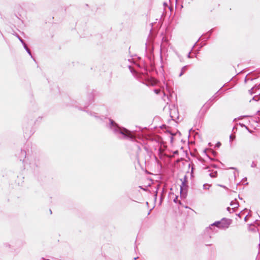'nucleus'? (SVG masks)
<instances>
[{
  "instance_id": "obj_1",
  "label": "nucleus",
  "mask_w": 260,
  "mask_h": 260,
  "mask_svg": "<svg viewBox=\"0 0 260 260\" xmlns=\"http://www.w3.org/2000/svg\"><path fill=\"white\" fill-rule=\"evenodd\" d=\"M93 99L94 95L92 93H90L88 95V102L85 104L84 107L77 106L76 105V102L74 101H71V103L68 104V105L75 106L78 108L80 110L85 111L90 116L93 117L95 120L100 123H105V126L119 139H129L131 141H134L135 139V137L132 132L123 127L120 126L115 121L111 118L99 115V113L89 110V109L86 110L93 101Z\"/></svg>"
},
{
  "instance_id": "obj_2",
  "label": "nucleus",
  "mask_w": 260,
  "mask_h": 260,
  "mask_svg": "<svg viewBox=\"0 0 260 260\" xmlns=\"http://www.w3.org/2000/svg\"><path fill=\"white\" fill-rule=\"evenodd\" d=\"M23 164L24 169L34 174H38L41 166L40 158L36 154L28 155Z\"/></svg>"
},
{
  "instance_id": "obj_3",
  "label": "nucleus",
  "mask_w": 260,
  "mask_h": 260,
  "mask_svg": "<svg viewBox=\"0 0 260 260\" xmlns=\"http://www.w3.org/2000/svg\"><path fill=\"white\" fill-rule=\"evenodd\" d=\"M15 155L20 159V161H22L23 163V160H25L27 158L26 155V150L24 149H21V150L18 151Z\"/></svg>"
},
{
  "instance_id": "obj_4",
  "label": "nucleus",
  "mask_w": 260,
  "mask_h": 260,
  "mask_svg": "<svg viewBox=\"0 0 260 260\" xmlns=\"http://www.w3.org/2000/svg\"><path fill=\"white\" fill-rule=\"evenodd\" d=\"M220 222L219 221H216L215 222L212 223L210 226H209L208 228H207L206 229V231L207 233H209V234L210 235V233L212 232V233H216L217 232V231H214V230L213 229L212 226H216L218 228L220 229Z\"/></svg>"
},
{
  "instance_id": "obj_5",
  "label": "nucleus",
  "mask_w": 260,
  "mask_h": 260,
  "mask_svg": "<svg viewBox=\"0 0 260 260\" xmlns=\"http://www.w3.org/2000/svg\"><path fill=\"white\" fill-rule=\"evenodd\" d=\"M161 41L162 42L160 45V51H167V48L169 45V40L166 37H163Z\"/></svg>"
},
{
  "instance_id": "obj_6",
  "label": "nucleus",
  "mask_w": 260,
  "mask_h": 260,
  "mask_svg": "<svg viewBox=\"0 0 260 260\" xmlns=\"http://www.w3.org/2000/svg\"><path fill=\"white\" fill-rule=\"evenodd\" d=\"M182 181L181 185H180V193L181 194H186L187 189L188 187V180H181Z\"/></svg>"
},
{
  "instance_id": "obj_7",
  "label": "nucleus",
  "mask_w": 260,
  "mask_h": 260,
  "mask_svg": "<svg viewBox=\"0 0 260 260\" xmlns=\"http://www.w3.org/2000/svg\"><path fill=\"white\" fill-rule=\"evenodd\" d=\"M220 222L221 223L220 229H227L229 227L231 224V220L223 218L221 220H220Z\"/></svg>"
},
{
  "instance_id": "obj_8",
  "label": "nucleus",
  "mask_w": 260,
  "mask_h": 260,
  "mask_svg": "<svg viewBox=\"0 0 260 260\" xmlns=\"http://www.w3.org/2000/svg\"><path fill=\"white\" fill-rule=\"evenodd\" d=\"M222 87H221L219 90H218L211 98V101H215L217 98L222 93L223 91H221Z\"/></svg>"
},
{
  "instance_id": "obj_9",
  "label": "nucleus",
  "mask_w": 260,
  "mask_h": 260,
  "mask_svg": "<svg viewBox=\"0 0 260 260\" xmlns=\"http://www.w3.org/2000/svg\"><path fill=\"white\" fill-rule=\"evenodd\" d=\"M230 205L232 207V212H234L236 211V208L239 206V203L237 201L236 199L231 202Z\"/></svg>"
},
{
  "instance_id": "obj_10",
  "label": "nucleus",
  "mask_w": 260,
  "mask_h": 260,
  "mask_svg": "<svg viewBox=\"0 0 260 260\" xmlns=\"http://www.w3.org/2000/svg\"><path fill=\"white\" fill-rule=\"evenodd\" d=\"M213 31V29H211L210 30H209L206 34V35H208V37L207 38H202V40L204 41H207L210 38L211 35H212V32Z\"/></svg>"
},
{
  "instance_id": "obj_11",
  "label": "nucleus",
  "mask_w": 260,
  "mask_h": 260,
  "mask_svg": "<svg viewBox=\"0 0 260 260\" xmlns=\"http://www.w3.org/2000/svg\"><path fill=\"white\" fill-rule=\"evenodd\" d=\"M260 89V84L258 85H255L252 88H251L250 90H249V93L251 95L253 94L254 92L253 91L254 89Z\"/></svg>"
},
{
  "instance_id": "obj_12",
  "label": "nucleus",
  "mask_w": 260,
  "mask_h": 260,
  "mask_svg": "<svg viewBox=\"0 0 260 260\" xmlns=\"http://www.w3.org/2000/svg\"><path fill=\"white\" fill-rule=\"evenodd\" d=\"M153 180H149L150 182H152ZM151 184V182H149L147 184V185H144V186H139V187L145 191H147V187L149 186H150Z\"/></svg>"
},
{
  "instance_id": "obj_13",
  "label": "nucleus",
  "mask_w": 260,
  "mask_h": 260,
  "mask_svg": "<svg viewBox=\"0 0 260 260\" xmlns=\"http://www.w3.org/2000/svg\"><path fill=\"white\" fill-rule=\"evenodd\" d=\"M187 68L188 66H185L182 68L180 73L179 75V77L182 76L184 74V73L187 70Z\"/></svg>"
},
{
  "instance_id": "obj_14",
  "label": "nucleus",
  "mask_w": 260,
  "mask_h": 260,
  "mask_svg": "<svg viewBox=\"0 0 260 260\" xmlns=\"http://www.w3.org/2000/svg\"><path fill=\"white\" fill-rule=\"evenodd\" d=\"M23 47L25 49V50H26V51L28 53V54L31 57H32V54H31V51L30 50V49L28 48L27 45L26 44V43H25L23 45Z\"/></svg>"
},
{
  "instance_id": "obj_15",
  "label": "nucleus",
  "mask_w": 260,
  "mask_h": 260,
  "mask_svg": "<svg viewBox=\"0 0 260 260\" xmlns=\"http://www.w3.org/2000/svg\"><path fill=\"white\" fill-rule=\"evenodd\" d=\"M213 101H210V99L207 102V103L205 104L204 106L206 108H209L212 104Z\"/></svg>"
},
{
  "instance_id": "obj_16",
  "label": "nucleus",
  "mask_w": 260,
  "mask_h": 260,
  "mask_svg": "<svg viewBox=\"0 0 260 260\" xmlns=\"http://www.w3.org/2000/svg\"><path fill=\"white\" fill-rule=\"evenodd\" d=\"M159 186H160V184L159 183H158L155 187V188H156L155 193L154 194V199L155 200H156V198H157V194L158 190L159 189Z\"/></svg>"
},
{
  "instance_id": "obj_17",
  "label": "nucleus",
  "mask_w": 260,
  "mask_h": 260,
  "mask_svg": "<svg viewBox=\"0 0 260 260\" xmlns=\"http://www.w3.org/2000/svg\"><path fill=\"white\" fill-rule=\"evenodd\" d=\"M209 175L211 177V178H216L217 177V173L216 171L215 172H212V173H209Z\"/></svg>"
},
{
  "instance_id": "obj_18",
  "label": "nucleus",
  "mask_w": 260,
  "mask_h": 260,
  "mask_svg": "<svg viewBox=\"0 0 260 260\" xmlns=\"http://www.w3.org/2000/svg\"><path fill=\"white\" fill-rule=\"evenodd\" d=\"M252 100H254L255 101H258L259 100H260V92L258 93V95L254 96L252 98Z\"/></svg>"
},
{
  "instance_id": "obj_19",
  "label": "nucleus",
  "mask_w": 260,
  "mask_h": 260,
  "mask_svg": "<svg viewBox=\"0 0 260 260\" xmlns=\"http://www.w3.org/2000/svg\"><path fill=\"white\" fill-rule=\"evenodd\" d=\"M15 36L19 39L22 45L25 43L24 41L17 33L15 34Z\"/></svg>"
},
{
  "instance_id": "obj_20",
  "label": "nucleus",
  "mask_w": 260,
  "mask_h": 260,
  "mask_svg": "<svg viewBox=\"0 0 260 260\" xmlns=\"http://www.w3.org/2000/svg\"><path fill=\"white\" fill-rule=\"evenodd\" d=\"M210 186L211 185L208 184H204L203 185V188L204 189H209Z\"/></svg>"
},
{
  "instance_id": "obj_21",
  "label": "nucleus",
  "mask_w": 260,
  "mask_h": 260,
  "mask_svg": "<svg viewBox=\"0 0 260 260\" xmlns=\"http://www.w3.org/2000/svg\"><path fill=\"white\" fill-rule=\"evenodd\" d=\"M257 166L256 162L255 161H252L251 164V167L252 168H256Z\"/></svg>"
},
{
  "instance_id": "obj_22",
  "label": "nucleus",
  "mask_w": 260,
  "mask_h": 260,
  "mask_svg": "<svg viewBox=\"0 0 260 260\" xmlns=\"http://www.w3.org/2000/svg\"><path fill=\"white\" fill-rule=\"evenodd\" d=\"M191 166V175H192V172H193V170L194 169V165L192 163H191V164H189V166Z\"/></svg>"
},
{
  "instance_id": "obj_23",
  "label": "nucleus",
  "mask_w": 260,
  "mask_h": 260,
  "mask_svg": "<svg viewBox=\"0 0 260 260\" xmlns=\"http://www.w3.org/2000/svg\"><path fill=\"white\" fill-rule=\"evenodd\" d=\"M128 68H129V69L130 70V71H131V72L132 73H134V72H135V70H134V69L132 67V66H131L128 65Z\"/></svg>"
},
{
  "instance_id": "obj_24",
  "label": "nucleus",
  "mask_w": 260,
  "mask_h": 260,
  "mask_svg": "<svg viewBox=\"0 0 260 260\" xmlns=\"http://www.w3.org/2000/svg\"><path fill=\"white\" fill-rule=\"evenodd\" d=\"M221 144L220 142H218L216 144L215 147L217 148H219L221 146Z\"/></svg>"
},
{
  "instance_id": "obj_25",
  "label": "nucleus",
  "mask_w": 260,
  "mask_h": 260,
  "mask_svg": "<svg viewBox=\"0 0 260 260\" xmlns=\"http://www.w3.org/2000/svg\"><path fill=\"white\" fill-rule=\"evenodd\" d=\"M234 174L235 179H236V177H237L236 175L238 174V172L237 170L235 171L234 172Z\"/></svg>"
},
{
  "instance_id": "obj_26",
  "label": "nucleus",
  "mask_w": 260,
  "mask_h": 260,
  "mask_svg": "<svg viewBox=\"0 0 260 260\" xmlns=\"http://www.w3.org/2000/svg\"><path fill=\"white\" fill-rule=\"evenodd\" d=\"M247 179H245V180H241V182H242V183H243V184H248V183H247V182H246L247 181Z\"/></svg>"
},
{
  "instance_id": "obj_27",
  "label": "nucleus",
  "mask_w": 260,
  "mask_h": 260,
  "mask_svg": "<svg viewBox=\"0 0 260 260\" xmlns=\"http://www.w3.org/2000/svg\"><path fill=\"white\" fill-rule=\"evenodd\" d=\"M249 80H250V78H248L247 77V76L245 77V82H247V81ZM253 79H251V80H252Z\"/></svg>"
},
{
  "instance_id": "obj_28",
  "label": "nucleus",
  "mask_w": 260,
  "mask_h": 260,
  "mask_svg": "<svg viewBox=\"0 0 260 260\" xmlns=\"http://www.w3.org/2000/svg\"><path fill=\"white\" fill-rule=\"evenodd\" d=\"M178 150H176L175 151H174L173 152V156L175 155H177L178 154Z\"/></svg>"
},
{
  "instance_id": "obj_29",
  "label": "nucleus",
  "mask_w": 260,
  "mask_h": 260,
  "mask_svg": "<svg viewBox=\"0 0 260 260\" xmlns=\"http://www.w3.org/2000/svg\"><path fill=\"white\" fill-rule=\"evenodd\" d=\"M227 210H228V211H229L230 213L233 212H232V208H231L230 207H228V208H227Z\"/></svg>"
},
{
  "instance_id": "obj_30",
  "label": "nucleus",
  "mask_w": 260,
  "mask_h": 260,
  "mask_svg": "<svg viewBox=\"0 0 260 260\" xmlns=\"http://www.w3.org/2000/svg\"><path fill=\"white\" fill-rule=\"evenodd\" d=\"M174 202L176 203L178 202V197H176L174 199Z\"/></svg>"
},
{
  "instance_id": "obj_31",
  "label": "nucleus",
  "mask_w": 260,
  "mask_h": 260,
  "mask_svg": "<svg viewBox=\"0 0 260 260\" xmlns=\"http://www.w3.org/2000/svg\"><path fill=\"white\" fill-rule=\"evenodd\" d=\"M190 53H191V52L190 51V52L188 53V54H187V57L188 58H191V55H190Z\"/></svg>"
},
{
  "instance_id": "obj_32",
  "label": "nucleus",
  "mask_w": 260,
  "mask_h": 260,
  "mask_svg": "<svg viewBox=\"0 0 260 260\" xmlns=\"http://www.w3.org/2000/svg\"><path fill=\"white\" fill-rule=\"evenodd\" d=\"M249 116L243 115L239 117V119H242L243 117H248Z\"/></svg>"
},
{
  "instance_id": "obj_33",
  "label": "nucleus",
  "mask_w": 260,
  "mask_h": 260,
  "mask_svg": "<svg viewBox=\"0 0 260 260\" xmlns=\"http://www.w3.org/2000/svg\"><path fill=\"white\" fill-rule=\"evenodd\" d=\"M256 113H257V114H259V117H258V120H259V121H260V114H259V113H260V111H259V110H258V111H257V112H256Z\"/></svg>"
},
{
  "instance_id": "obj_34",
  "label": "nucleus",
  "mask_w": 260,
  "mask_h": 260,
  "mask_svg": "<svg viewBox=\"0 0 260 260\" xmlns=\"http://www.w3.org/2000/svg\"><path fill=\"white\" fill-rule=\"evenodd\" d=\"M171 136L170 137L171 142H172L173 140V135L171 133Z\"/></svg>"
},
{
  "instance_id": "obj_35",
  "label": "nucleus",
  "mask_w": 260,
  "mask_h": 260,
  "mask_svg": "<svg viewBox=\"0 0 260 260\" xmlns=\"http://www.w3.org/2000/svg\"><path fill=\"white\" fill-rule=\"evenodd\" d=\"M154 91L156 93L158 94L160 92V90L158 89H155Z\"/></svg>"
},
{
  "instance_id": "obj_36",
  "label": "nucleus",
  "mask_w": 260,
  "mask_h": 260,
  "mask_svg": "<svg viewBox=\"0 0 260 260\" xmlns=\"http://www.w3.org/2000/svg\"><path fill=\"white\" fill-rule=\"evenodd\" d=\"M158 152H159V153H161V147L159 148V149H158Z\"/></svg>"
},
{
  "instance_id": "obj_37",
  "label": "nucleus",
  "mask_w": 260,
  "mask_h": 260,
  "mask_svg": "<svg viewBox=\"0 0 260 260\" xmlns=\"http://www.w3.org/2000/svg\"><path fill=\"white\" fill-rule=\"evenodd\" d=\"M207 37H208V35H206V34L202 36V38H206Z\"/></svg>"
},
{
  "instance_id": "obj_38",
  "label": "nucleus",
  "mask_w": 260,
  "mask_h": 260,
  "mask_svg": "<svg viewBox=\"0 0 260 260\" xmlns=\"http://www.w3.org/2000/svg\"><path fill=\"white\" fill-rule=\"evenodd\" d=\"M247 215H246L245 218H244V220L245 221H247Z\"/></svg>"
},
{
  "instance_id": "obj_39",
  "label": "nucleus",
  "mask_w": 260,
  "mask_h": 260,
  "mask_svg": "<svg viewBox=\"0 0 260 260\" xmlns=\"http://www.w3.org/2000/svg\"><path fill=\"white\" fill-rule=\"evenodd\" d=\"M205 245H206V246H211V245H212V244H208V243H205Z\"/></svg>"
},
{
  "instance_id": "obj_40",
  "label": "nucleus",
  "mask_w": 260,
  "mask_h": 260,
  "mask_svg": "<svg viewBox=\"0 0 260 260\" xmlns=\"http://www.w3.org/2000/svg\"><path fill=\"white\" fill-rule=\"evenodd\" d=\"M150 25H151V27H152V26H153V23H151ZM151 30H152V28H151L150 29V32H151Z\"/></svg>"
},
{
  "instance_id": "obj_41",
  "label": "nucleus",
  "mask_w": 260,
  "mask_h": 260,
  "mask_svg": "<svg viewBox=\"0 0 260 260\" xmlns=\"http://www.w3.org/2000/svg\"><path fill=\"white\" fill-rule=\"evenodd\" d=\"M166 88H167V90H168L169 91H170V89H169V88H168V84H166Z\"/></svg>"
},
{
  "instance_id": "obj_42",
  "label": "nucleus",
  "mask_w": 260,
  "mask_h": 260,
  "mask_svg": "<svg viewBox=\"0 0 260 260\" xmlns=\"http://www.w3.org/2000/svg\"><path fill=\"white\" fill-rule=\"evenodd\" d=\"M233 139H234V138H233L232 136L231 135L230 136V140L231 141V140H233Z\"/></svg>"
},
{
  "instance_id": "obj_43",
  "label": "nucleus",
  "mask_w": 260,
  "mask_h": 260,
  "mask_svg": "<svg viewBox=\"0 0 260 260\" xmlns=\"http://www.w3.org/2000/svg\"><path fill=\"white\" fill-rule=\"evenodd\" d=\"M166 127V125H162V126H161V128Z\"/></svg>"
},
{
  "instance_id": "obj_44",
  "label": "nucleus",
  "mask_w": 260,
  "mask_h": 260,
  "mask_svg": "<svg viewBox=\"0 0 260 260\" xmlns=\"http://www.w3.org/2000/svg\"><path fill=\"white\" fill-rule=\"evenodd\" d=\"M201 39V38L198 40V41L197 42H196L195 44L194 45V46H193V47H194V46L196 45V44H197V42L199 41V40Z\"/></svg>"
},
{
  "instance_id": "obj_45",
  "label": "nucleus",
  "mask_w": 260,
  "mask_h": 260,
  "mask_svg": "<svg viewBox=\"0 0 260 260\" xmlns=\"http://www.w3.org/2000/svg\"><path fill=\"white\" fill-rule=\"evenodd\" d=\"M204 152L206 154V149H205L204 151Z\"/></svg>"
},
{
  "instance_id": "obj_46",
  "label": "nucleus",
  "mask_w": 260,
  "mask_h": 260,
  "mask_svg": "<svg viewBox=\"0 0 260 260\" xmlns=\"http://www.w3.org/2000/svg\"><path fill=\"white\" fill-rule=\"evenodd\" d=\"M183 179H186V175H184Z\"/></svg>"
},
{
  "instance_id": "obj_47",
  "label": "nucleus",
  "mask_w": 260,
  "mask_h": 260,
  "mask_svg": "<svg viewBox=\"0 0 260 260\" xmlns=\"http://www.w3.org/2000/svg\"><path fill=\"white\" fill-rule=\"evenodd\" d=\"M137 258H138V257H135V258H134V259H135V260H136V259H137Z\"/></svg>"
},
{
  "instance_id": "obj_48",
  "label": "nucleus",
  "mask_w": 260,
  "mask_h": 260,
  "mask_svg": "<svg viewBox=\"0 0 260 260\" xmlns=\"http://www.w3.org/2000/svg\"><path fill=\"white\" fill-rule=\"evenodd\" d=\"M213 154L214 155L215 154H216V152H213Z\"/></svg>"
},
{
  "instance_id": "obj_49",
  "label": "nucleus",
  "mask_w": 260,
  "mask_h": 260,
  "mask_svg": "<svg viewBox=\"0 0 260 260\" xmlns=\"http://www.w3.org/2000/svg\"><path fill=\"white\" fill-rule=\"evenodd\" d=\"M240 214H241V213H239V214H238V216H240V217H241V216H240Z\"/></svg>"
},
{
  "instance_id": "obj_50",
  "label": "nucleus",
  "mask_w": 260,
  "mask_h": 260,
  "mask_svg": "<svg viewBox=\"0 0 260 260\" xmlns=\"http://www.w3.org/2000/svg\"><path fill=\"white\" fill-rule=\"evenodd\" d=\"M164 5H167V4L166 3H164Z\"/></svg>"
},
{
  "instance_id": "obj_51",
  "label": "nucleus",
  "mask_w": 260,
  "mask_h": 260,
  "mask_svg": "<svg viewBox=\"0 0 260 260\" xmlns=\"http://www.w3.org/2000/svg\"><path fill=\"white\" fill-rule=\"evenodd\" d=\"M137 66L140 68V66L139 64H137Z\"/></svg>"
},
{
  "instance_id": "obj_52",
  "label": "nucleus",
  "mask_w": 260,
  "mask_h": 260,
  "mask_svg": "<svg viewBox=\"0 0 260 260\" xmlns=\"http://www.w3.org/2000/svg\"><path fill=\"white\" fill-rule=\"evenodd\" d=\"M208 157H209V156L206 154Z\"/></svg>"
},
{
  "instance_id": "obj_53",
  "label": "nucleus",
  "mask_w": 260,
  "mask_h": 260,
  "mask_svg": "<svg viewBox=\"0 0 260 260\" xmlns=\"http://www.w3.org/2000/svg\"><path fill=\"white\" fill-rule=\"evenodd\" d=\"M208 157H209V156L206 154Z\"/></svg>"
},
{
  "instance_id": "obj_54",
  "label": "nucleus",
  "mask_w": 260,
  "mask_h": 260,
  "mask_svg": "<svg viewBox=\"0 0 260 260\" xmlns=\"http://www.w3.org/2000/svg\"><path fill=\"white\" fill-rule=\"evenodd\" d=\"M220 186H222V187H225L224 186L220 185Z\"/></svg>"
},
{
  "instance_id": "obj_55",
  "label": "nucleus",
  "mask_w": 260,
  "mask_h": 260,
  "mask_svg": "<svg viewBox=\"0 0 260 260\" xmlns=\"http://www.w3.org/2000/svg\"><path fill=\"white\" fill-rule=\"evenodd\" d=\"M244 126L246 127V128L248 129V127L247 126H246L245 125H244Z\"/></svg>"
},
{
  "instance_id": "obj_56",
  "label": "nucleus",
  "mask_w": 260,
  "mask_h": 260,
  "mask_svg": "<svg viewBox=\"0 0 260 260\" xmlns=\"http://www.w3.org/2000/svg\"><path fill=\"white\" fill-rule=\"evenodd\" d=\"M243 179H247V178H246V177H245V178H243Z\"/></svg>"
}]
</instances>
